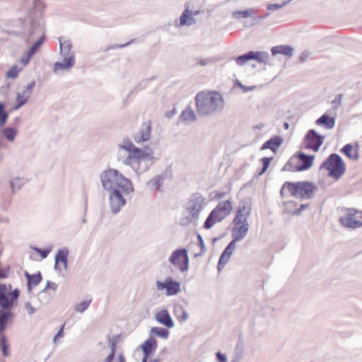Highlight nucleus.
Returning <instances> with one entry per match:
<instances>
[{"mask_svg": "<svg viewBox=\"0 0 362 362\" xmlns=\"http://www.w3.org/2000/svg\"><path fill=\"white\" fill-rule=\"evenodd\" d=\"M118 147L128 153L123 164L130 167L138 177L148 171L156 160L155 153L151 148L137 147L127 137L121 141Z\"/></svg>", "mask_w": 362, "mask_h": 362, "instance_id": "f257e3e1", "label": "nucleus"}, {"mask_svg": "<svg viewBox=\"0 0 362 362\" xmlns=\"http://www.w3.org/2000/svg\"><path fill=\"white\" fill-rule=\"evenodd\" d=\"M196 107L199 116H212L221 112L225 106L223 95L216 91L204 90L195 97Z\"/></svg>", "mask_w": 362, "mask_h": 362, "instance_id": "f03ea898", "label": "nucleus"}, {"mask_svg": "<svg viewBox=\"0 0 362 362\" xmlns=\"http://www.w3.org/2000/svg\"><path fill=\"white\" fill-rule=\"evenodd\" d=\"M100 180L103 189L107 192L120 189L126 195L134 192L132 182L116 169L103 170L100 175Z\"/></svg>", "mask_w": 362, "mask_h": 362, "instance_id": "7ed1b4c3", "label": "nucleus"}, {"mask_svg": "<svg viewBox=\"0 0 362 362\" xmlns=\"http://www.w3.org/2000/svg\"><path fill=\"white\" fill-rule=\"evenodd\" d=\"M321 170L328 171L327 176L338 180L345 173L346 167L342 158L337 153L330 154L321 166Z\"/></svg>", "mask_w": 362, "mask_h": 362, "instance_id": "20e7f679", "label": "nucleus"}, {"mask_svg": "<svg viewBox=\"0 0 362 362\" xmlns=\"http://www.w3.org/2000/svg\"><path fill=\"white\" fill-rule=\"evenodd\" d=\"M290 186V194L296 198L301 199H310L318 191V187L310 182L301 181L287 184Z\"/></svg>", "mask_w": 362, "mask_h": 362, "instance_id": "39448f33", "label": "nucleus"}, {"mask_svg": "<svg viewBox=\"0 0 362 362\" xmlns=\"http://www.w3.org/2000/svg\"><path fill=\"white\" fill-rule=\"evenodd\" d=\"M249 217V211L243 207L238 210L234 220V227L232 230V236L235 241L243 239L248 230L247 218Z\"/></svg>", "mask_w": 362, "mask_h": 362, "instance_id": "423d86ee", "label": "nucleus"}, {"mask_svg": "<svg viewBox=\"0 0 362 362\" xmlns=\"http://www.w3.org/2000/svg\"><path fill=\"white\" fill-rule=\"evenodd\" d=\"M20 296L18 288L13 289L11 284H0V307L8 310L13 308Z\"/></svg>", "mask_w": 362, "mask_h": 362, "instance_id": "0eeeda50", "label": "nucleus"}, {"mask_svg": "<svg viewBox=\"0 0 362 362\" xmlns=\"http://www.w3.org/2000/svg\"><path fill=\"white\" fill-rule=\"evenodd\" d=\"M168 262L181 272H187L189 262L187 250L185 248L175 250L168 257Z\"/></svg>", "mask_w": 362, "mask_h": 362, "instance_id": "6e6552de", "label": "nucleus"}, {"mask_svg": "<svg viewBox=\"0 0 362 362\" xmlns=\"http://www.w3.org/2000/svg\"><path fill=\"white\" fill-rule=\"evenodd\" d=\"M156 286L158 291H165L168 296H175L181 292V284L172 277H168L164 281H156Z\"/></svg>", "mask_w": 362, "mask_h": 362, "instance_id": "1a4fd4ad", "label": "nucleus"}, {"mask_svg": "<svg viewBox=\"0 0 362 362\" xmlns=\"http://www.w3.org/2000/svg\"><path fill=\"white\" fill-rule=\"evenodd\" d=\"M125 195L120 189L109 192L108 201L110 211L112 214H117L126 204Z\"/></svg>", "mask_w": 362, "mask_h": 362, "instance_id": "9d476101", "label": "nucleus"}, {"mask_svg": "<svg viewBox=\"0 0 362 362\" xmlns=\"http://www.w3.org/2000/svg\"><path fill=\"white\" fill-rule=\"evenodd\" d=\"M35 86V81H31L27 86H23L21 91L16 93V104L13 110H17L25 105L30 98Z\"/></svg>", "mask_w": 362, "mask_h": 362, "instance_id": "9b49d317", "label": "nucleus"}, {"mask_svg": "<svg viewBox=\"0 0 362 362\" xmlns=\"http://www.w3.org/2000/svg\"><path fill=\"white\" fill-rule=\"evenodd\" d=\"M206 204V199L202 194L196 193L191 196L187 210L199 218V213L204 209Z\"/></svg>", "mask_w": 362, "mask_h": 362, "instance_id": "f8f14e48", "label": "nucleus"}, {"mask_svg": "<svg viewBox=\"0 0 362 362\" xmlns=\"http://www.w3.org/2000/svg\"><path fill=\"white\" fill-rule=\"evenodd\" d=\"M59 40V55L63 61L76 64L75 53L72 49V44L69 40L62 37Z\"/></svg>", "mask_w": 362, "mask_h": 362, "instance_id": "ddd939ff", "label": "nucleus"}, {"mask_svg": "<svg viewBox=\"0 0 362 362\" xmlns=\"http://www.w3.org/2000/svg\"><path fill=\"white\" fill-rule=\"evenodd\" d=\"M152 126L150 121L142 123L139 129L134 134L133 139L138 144H143L150 140L151 136Z\"/></svg>", "mask_w": 362, "mask_h": 362, "instance_id": "4468645a", "label": "nucleus"}, {"mask_svg": "<svg viewBox=\"0 0 362 362\" xmlns=\"http://www.w3.org/2000/svg\"><path fill=\"white\" fill-rule=\"evenodd\" d=\"M305 147L317 151L324 142L325 137L318 134L314 129L308 131L305 136Z\"/></svg>", "mask_w": 362, "mask_h": 362, "instance_id": "2eb2a0df", "label": "nucleus"}, {"mask_svg": "<svg viewBox=\"0 0 362 362\" xmlns=\"http://www.w3.org/2000/svg\"><path fill=\"white\" fill-rule=\"evenodd\" d=\"M357 211L353 209L347 210L346 216H342L339 219V222L345 228L355 229L362 227V221L354 218Z\"/></svg>", "mask_w": 362, "mask_h": 362, "instance_id": "dca6fc26", "label": "nucleus"}, {"mask_svg": "<svg viewBox=\"0 0 362 362\" xmlns=\"http://www.w3.org/2000/svg\"><path fill=\"white\" fill-rule=\"evenodd\" d=\"M69 251L67 248L59 249L54 257V270L61 272L63 269H66L68 266V257Z\"/></svg>", "mask_w": 362, "mask_h": 362, "instance_id": "f3484780", "label": "nucleus"}, {"mask_svg": "<svg viewBox=\"0 0 362 362\" xmlns=\"http://www.w3.org/2000/svg\"><path fill=\"white\" fill-rule=\"evenodd\" d=\"M235 242L234 240H233L226 247L223 253L221 254L218 263V270L221 271L223 269L224 266L226 264V263L228 262V260L230 258V256L232 253L234 251V249L235 247Z\"/></svg>", "mask_w": 362, "mask_h": 362, "instance_id": "a211bd4d", "label": "nucleus"}, {"mask_svg": "<svg viewBox=\"0 0 362 362\" xmlns=\"http://www.w3.org/2000/svg\"><path fill=\"white\" fill-rule=\"evenodd\" d=\"M141 348L144 353V362H146V360H148L151 354L156 351L157 348V340L153 337L151 336L141 345Z\"/></svg>", "mask_w": 362, "mask_h": 362, "instance_id": "6ab92c4d", "label": "nucleus"}, {"mask_svg": "<svg viewBox=\"0 0 362 362\" xmlns=\"http://www.w3.org/2000/svg\"><path fill=\"white\" fill-rule=\"evenodd\" d=\"M226 216L215 208L207 217L204 223L205 229L211 228L216 223L221 222Z\"/></svg>", "mask_w": 362, "mask_h": 362, "instance_id": "aec40b11", "label": "nucleus"}, {"mask_svg": "<svg viewBox=\"0 0 362 362\" xmlns=\"http://www.w3.org/2000/svg\"><path fill=\"white\" fill-rule=\"evenodd\" d=\"M314 158L315 156H308L303 153H299L298 159L300 163L296 165V170L303 171L309 169L313 165Z\"/></svg>", "mask_w": 362, "mask_h": 362, "instance_id": "412c9836", "label": "nucleus"}, {"mask_svg": "<svg viewBox=\"0 0 362 362\" xmlns=\"http://www.w3.org/2000/svg\"><path fill=\"white\" fill-rule=\"evenodd\" d=\"M155 319L160 324L168 328H172L174 326V322L166 309H163L156 313Z\"/></svg>", "mask_w": 362, "mask_h": 362, "instance_id": "4be33fe9", "label": "nucleus"}, {"mask_svg": "<svg viewBox=\"0 0 362 362\" xmlns=\"http://www.w3.org/2000/svg\"><path fill=\"white\" fill-rule=\"evenodd\" d=\"M196 23V20L194 18V13L192 10H189V8H187L182 14L180 17V26H190L194 25Z\"/></svg>", "mask_w": 362, "mask_h": 362, "instance_id": "5701e85b", "label": "nucleus"}, {"mask_svg": "<svg viewBox=\"0 0 362 362\" xmlns=\"http://www.w3.org/2000/svg\"><path fill=\"white\" fill-rule=\"evenodd\" d=\"M196 119V114L190 107H187L180 116V122L185 124H189Z\"/></svg>", "mask_w": 362, "mask_h": 362, "instance_id": "b1692460", "label": "nucleus"}, {"mask_svg": "<svg viewBox=\"0 0 362 362\" xmlns=\"http://www.w3.org/2000/svg\"><path fill=\"white\" fill-rule=\"evenodd\" d=\"M270 56L267 52H253L250 51V62L256 61L263 65L269 64Z\"/></svg>", "mask_w": 362, "mask_h": 362, "instance_id": "393cba45", "label": "nucleus"}, {"mask_svg": "<svg viewBox=\"0 0 362 362\" xmlns=\"http://www.w3.org/2000/svg\"><path fill=\"white\" fill-rule=\"evenodd\" d=\"M283 142V139L280 136H274L267 141L261 147V150L270 149L273 152H276L277 148Z\"/></svg>", "mask_w": 362, "mask_h": 362, "instance_id": "a878e982", "label": "nucleus"}, {"mask_svg": "<svg viewBox=\"0 0 362 362\" xmlns=\"http://www.w3.org/2000/svg\"><path fill=\"white\" fill-rule=\"evenodd\" d=\"M271 52L273 56L283 54L286 57H291L293 56V49L288 45H277L271 49Z\"/></svg>", "mask_w": 362, "mask_h": 362, "instance_id": "bb28decb", "label": "nucleus"}, {"mask_svg": "<svg viewBox=\"0 0 362 362\" xmlns=\"http://www.w3.org/2000/svg\"><path fill=\"white\" fill-rule=\"evenodd\" d=\"M74 66L75 64L63 60L62 62H57L53 64V72L56 75H59L65 71H69Z\"/></svg>", "mask_w": 362, "mask_h": 362, "instance_id": "cd10ccee", "label": "nucleus"}, {"mask_svg": "<svg viewBox=\"0 0 362 362\" xmlns=\"http://www.w3.org/2000/svg\"><path fill=\"white\" fill-rule=\"evenodd\" d=\"M1 134L8 142L13 143L18 134V130L15 127H6L2 129Z\"/></svg>", "mask_w": 362, "mask_h": 362, "instance_id": "c85d7f7f", "label": "nucleus"}, {"mask_svg": "<svg viewBox=\"0 0 362 362\" xmlns=\"http://www.w3.org/2000/svg\"><path fill=\"white\" fill-rule=\"evenodd\" d=\"M316 124L324 126L327 129H332L335 125V119L334 117L324 114L317 119Z\"/></svg>", "mask_w": 362, "mask_h": 362, "instance_id": "c756f323", "label": "nucleus"}, {"mask_svg": "<svg viewBox=\"0 0 362 362\" xmlns=\"http://www.w3.org/2000/svg\"><path fill=\"white\" fill-rule=\"evenodd\" d=\"M163 182V177L156 175L152 177L147 183L151 190H160Z\"/></svg>", "mask_w": 362, "mask_h": 362, "instance_id": "7c9ffc66", "label": "nucleus"}, {"mask_svg": "<svg viewBox=\"0 0 362 362\" xmlns=\"http://www.w3.org/2000/svg\"><path fill=\"white\" fill-rule=\"evenodd\" d=\"M353 150V146L350 144H346L342 148L341 152L344 153L347 157L349 158H351L353 160H358V146H356V148L354 151Z\"/></svg>", "mask_w": 362, "mask_h": 362, "instance_id": "2f4dec72", "label": "nucleus"}, {"mask_svg": "<svg viewBox=\"0 0 362 362\" xmlns=\"http://www.w3.org/2000/svg\"><path fill=\"white\" fill-rule=\"evenodd\" d=\"M198 218V217L191 214L189 211H188V210L186 209V212L180 219V223L182 226H187Z\"/></svg>", "mask_w": 362, "mask_h": 362, "instance_id": "473e14b6", "label": "nucleus"}, {"mask_svg": "<svg viewBox=\"0 0 362 362\" xmlns=\"http://www.w3.org/2000/svg\"><path fill=\"white\" fill-rule=\"evenodd\" d=\"M216 208L226 216L230 214L233 209L232 204L229 200L220 202Z\"/></svg>", "mask_w": 362, "mask_h": 362, "instance_id": "72a5a7b5", "label": "nucleus"}, {"mask_svg": "<svg viewBox=\"0 0 362 362\" xmlns=\"http://www.w3.org/2000/svg\"><path fill=\"white\" fill-rule=\"evenodd\" d=\"M151 336L156 335L162 339H166L168 337L169 332L163 327H153L150 331Z\"/></svg>", "mask_w": 362, "mask_h": 362, "instance_id": "f704fd0d", "label": "nucleus"}, {"mask_svg": "<svg viewBox=\"0 0 362 362\" xmlns=\"http://www.w3.org/2000/svg\"><path fill=\"white\" fill-rule=\"evenodd\" d=\"M42 281V276L40 272L33 274L30 281L27 282L28 291L30 293L33 292V287L38 285Z\"/></svg>", "mask_w": 362, "mask_h": 362, "instance_id": "c9c22d12", "label": "nucleus"}, {"mask_svg": "<svg viewBox=\"0 0 362 362\" xmlns=\"http://www.w3.org/2000/svg\"><path fill=\"white\" fill-rule=\"evenodd\" d=\"M116 343L117 341L115 339L109 337L108 344L110 347L111 351L104 360V362H112L115 355Z\"/></svg>", "mask_w": 362, "mask_h": 362, "instance_id": "e433bc0d", "label": "nucleus"}, {"mask_svg": "<svg viewBox=\"0 0 362 362\" xmlns=\"http://www.w3.org/2000/svg\"><path fill=\"white\" fill-rule=\"evenodd\" d=\"M91 301H92V300L90 298H89V299H86L79 303H77L74 307L75 311L77 313H83L85 310H86L88 308Z\"/></svg>", "mask_w": 362, "mask_h": 362, "instance_id": "4c0bfd02", "label": "nucleus"}, {"mask_svg": "<svg viewBox=\"0 0 362 362\" xmlns=\"http://www.w3.org/2000/svg\"><path fill=\"white\" fill-rule=\"evenodd\" d=\"M25 182L23 178L21 177H14L10 181V185L12 188L13 192H15L16 190H19L22 186L24 185Z\"/></svg>", "mask_w": 362, "mask_h": 362, "instance_id": "58836bf2", "label": "nucleus"}, {"mask_svg": "<svg viewBox=\"0 0 362 362\" xmlns=\"http://www.w3.org/2000/svg\"><path fill=\"white\" fill-rule=\"evenodd\" d=\"M175 314L177 318L181 321H186L189 318L187 312L183 308L182 306H177L175 308Z\"/></svg>", "mask_w": 362, "mask_h": 362, "instance_id": "ea45409f", "label": "nucleus"}, {"mask_svg": "<svg viewBox=\"0 0 362 362\" xmlns=\"http://www.w3.org/2000/svg\"><path fill=\"white\" fill-rule=\"evenodd\" d=\"M269 16V13L262 16H257L253 11L250 10V26L259 24L264 18Z\"/></svg>", "mask_w": 362, "mask_h": 362, "instance_id": "a19ab883", "label": "nucleus"}, {"mask_svg": "<svg viewBox=\"0 0 362 362\" xmlns=\"http://www.w3.org/2000/svg\"><path fill=\"white\" fill-rule=\"evenodd\" d=\"M22 68L17 65L12 66L6 73V77L10 78H16L19 73L22 71Z\"/></svg>", "mask_w": 362, "mask_h": 362, "instance_id": "79ce46f5", "label": "nucleus"}, {"mask_svg": "<svg viewBox=\"0 0 362 362\" xmlns=\"http://www.w3.org/2000/svg\"><path fill=\"white\" fill-rule=\"evenodd\" d=\"M8 114L5 110V106L2 103H0V127H3L7 122Z\"/></svg>", "mask_w": 362, "mask_h": 362, "instance_id": "37998d69", "label": "nucleus"}, {"mask_svg": "<svg viewBox=\"0 0 362 362\" xmlns=\"http://www.w3.org/2000/svg\"><path fill=\"white\" fill-rule=\"evenodd\" d=\"M43 42V37H40L27 52L33 56L38 51Z\"/></svg>", "mask_w": 362, "mask_h": 362, "instance_id": "c03bdc74", "label": "nucleus"}, {"mask_svg": "<svg viewBox=\"0 0 362 362\" xmlns=\"http://www.w3.org/2000/svg\"><path fill=\"white\" fill-rule=\"evenodd\" d=\"M0 345L1 346L3 355L5 356H8V352L7 351L8 344L6 341V336L4 334H0Z\"/></svg>", "mask_w": 362, "mask_h": 362, "instance_id": "a18cd8bd", "label": "nucleus"}, {"mask_svg": "<svg viewBox=\"0 0 362 362\" xmlns=\"http://www.w3.org/2000/svg\"><path fill=\"white\" fill-rule=\"evenodd\" d=\"M233 90L238 93H247L249 90V88L243 85L238 80H236L233 84Z\"/></svg>", "mask_w": 362, "mask_h": 362, "instance_id": "49530a36", "label": "nucleus"}, {"mask_svg": "<svg viewBox=\"0 0 362 362\" xmlns=\"http://www.w3.org/2000/svg\"><path fill=\"white\" fill-rule=\"evenodd\" d=\"M272 160V158L264 157L262 159V168L258 173V175H262L269 168L270 165V162Z\"/></svg>", "mask_w": 362, "mask_h": 362, "instance_id": "de8ad7c7", "label": "nucleus"}, {"mask_svg": "<svg viewBox=\"0 0 362 362\" xmlns=\"http://www.w3.org/2000/svg\"><path fill=\"white\" fill-rule=\"evenodd\" d=\"M288 4V1H283L281 4H269L267 5L268 11H275L283 8Z\"/></svg>", "mask_w": 362, "mask_h": 362, "instance_id": "09e8293b", "label": "nucleus"}, {"mask_svg": "<svg viewBox=\"0 0 362 362\" xmlns=\"http://www.w3.org/2000/svg\"><path fill=\"white\" fill-rule=\"evenodd\" d=\"M343 97L344 95L342 94H339L332 101V103L334 105V107H332L334 110H337L339 107H341Z\"/></svg>", "mask_w": 362, "mask_h": 362, "instance_id": "8fccbe9b", "label": "nucleus"}, {"mask_svg": "<svg viewBox=\"0 0 362 362\" xmlns=\"http://www.w3.org/2000/svg\"><path fill=\"white\" fill-rule=\"evenodd\" d=\"M233 17L235 18H247L249 16V11H237L233 13Z\"/></svg>", "mask_w": 362, "mask_h": 362, "instance_id": "3c124183", "label": "nucleus"}, {"mask_svg": "<svg viewBox=\"0 0 362 362\" xmlns=\"http://www.w3.org/2000/svg\"><path fill=\"white\" fill-rule=\"evenodd\" d=\"M249 61V52L236 58V63L240 65H244Z\"/></svg>", "mask_w": 362, "mask_h": 362, "instance_id": "603ef678", "label": "nucleus"}, {"mask_svg": "<svg viewBox=\"0 0 362 362\" xmlns=\"http://www.w3.org/2000/svg\"><path fill=\"white\" fill-rule=\"evenodd\" d=\"M35 250L40 254L41 257L45 259L46 258L48 255L49 254V252L52 251V248L51 247H48V248H46V249H44V250H42L40 248H35Z\"/></svg>", "mask_w": 362, "mask_h": 362, "instance_id": "864d4df0", "label": "nucleus"}, {"mask_svg": "<svg viewBox=\"0 0 362 362\" xmlns=\"http://www.w3.org/2000/svg\"><path fill=\"white\" fill-rule=\"evenodd\" d=\"M33 56L29 54L28 52H26L21 58L20 59V62L23 65V66H26L30 60V58L32 57Z\"/></svg>", "mask_w": 362, "mask_h": 362, "instance_id": "5fc2aeb1", "label": "nucleus"}, {"mask_svg": "<svg viewBox=\"0 0 362 362\" xmlns=\"http://www.w3.org/2000/svg\"><path fill=\"white\" fill-rule=\"evenodd\" d=\"M308 206H309L308 204H301L299 208L296 209V210H294L292 212V215H293V216H300L301 214L302 211H303L304 209H307Z\"/></svg>", "mask_w": 362, "mask_h": 362, "instance_id": "6e6d98bb", "label": "nucleus"}, {"mask_svg": "<svg viewBox=\"0 0 362 362\" xmlns=\"http://www.w3.org/2000/svg\"><path fill=\"white\" fill-rule=\"evenodd\" d=\"M287 184H293V182H286L284 185L282 186L281 189V191H280V194L282 197H285L286 196V190L287 189L289 192H290V186L288 185Z\"/></svg>", "mask_w": 362, "mask_h": 362, "instance_id": "4d7b16f0", "label": "nucleus"}, {"mask_svg": "<svg viewBox=\"0 0 362 362\" xmlns=\"http://www.w3.org/2000/svg\"><path fill=\"white\" fill-rule=\"evenodd\" d=\"M57 288V284H55L54 282H50V281H48L47 282V284H46L45 288L42 291V292H45L47 289H49V288H51V289H52L54 291H56Z\"/></svg>", "mask_w": 362, "mask_h": 362, "instance_id": "13d9d810", "label": "nucleus"}, {"mask_svg": "<svg viewBox=\"0 0 362 362\" xmlns=\"http://www.w3.org/2000/svg\"><path fill=\"white\" fill-rule=\"evenodd\" d=\"M25 308L29 315H33L36 311V309L31 305L30 301L25 303Z\"/></svg>", "mask_w": 362, "mask_h": 362, "instance_id": "bf43d9fd", "label": "nucleus"}, {"mask_svg": "<svg viewBox=\"0 0 362 362\" xmlns=\"http://www.w3.org/2000/svg\"><path fill=\"white\" fill-rule=\"evenodd\" d=\"M214 62H215V60L213 58H206V59H200L198 62V64L201 66H206V65L210 64Z\"/></svg>", "mask_w": 362, "mask_h": 362, "instance_id": "052dcab7", "label": "nucleus"}, {"mask_svg": "<svg viewBox=\"0 0 362 362\" xmlns=\"http://www.w3.org/2000/svg\"><path fill=\"white\" fill-rule=\"evenodd\" d=\"M216 358L219 362H227L228 361L226 356L221 354V352L216 353Z\"/></svg>", "mask_w": 362, "mask_h": 362, "instance_id": "680f3d73", "label": "nucleus"}, {"mask_svg": "<svg viewBox=\"0 0 362 362\" xmlns=\"http://www.w3.org/2000/svg\"><path fill=\"white\" fill-rule=\"evenodd\" d=\"M115 362H126L124 354L122 353H119Z\"/></svg>", "mask_w": 362, "mask_h": 362, "instance_id": "e2e57ef3", "label": "nucleus"}, {"mask_svg": "<svg viewBox=\"0 0 362 362\" xmlns=\"http://www.w3.org/2000/svg\"><path fill=\"white\" fill-rule=\"evenodd\" d=\"M309 56V53L307 52H304L301 54L300 57V60L301 62H304L307 58Z\"/></svg>", "mask_w": 362, "mask_h": 362, "instance_id": "0e129e2a", "label": "nucleus"}, {"mask_svg": "<svg viewBox=\"0 0 362 362\" xmlns=\"http://www.w3.org/2000/svg\"><path fill=\"white\" fill-rule=\"evenodd\" d=\"M8 276V271L6 269H0V279H6Z\"/></svg>", "mask_w": 362, "mask_h": 362, "instance_id": "69168bd1", "label": "nucleus"}, {"mask_svg": "<svg viewBox=\"0 0 362 362\" xmlns=\"http://www.w3.org/2000/svg\"><path fill=\"white\" fill-rule=\"evenodd\" d=\"M64 325H63L62 326V327L60 328V329L58 331V332L57 333L56 336L58 338H62L64 337Z\"/></svg>", "mask_w": 362, "mask_h": 362, "instance_id": "338daca9", "label": "nucleus"}, {"mask_svg": "<svg viewBox=\"0 0 362 362\" xmlns=\"http://www.w3.org/2000/svg\"><path fill=\"white\" fill-rule=\"evenodd\" d=\"M198 239H199V244H200V246L202 247V249H204V240L202 238V236L200 235H198Z\"/></svg>", "mask_w": 362, "mask_h": 362, "instance_id": "774afa93", "label": "nucleus"}]
</instances>
